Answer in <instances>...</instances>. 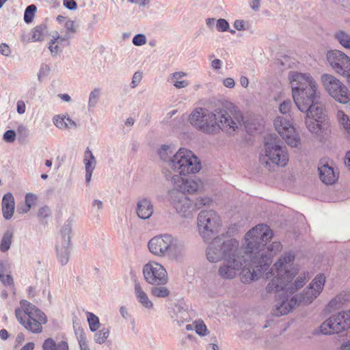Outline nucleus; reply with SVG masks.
Wrapping results in <instances>:
<instances>
[{"label": "nucleus", "instance_id": "obj_1", "mask_svg": "<svg viewBox=\"0 0 350 350\" xmlns=\"http://www.w3.org/2000/svg\"><path fill=\"white\" fill-rule=\"evenodd\" d=\"M288 79L292 95L297 109L305 113V124L308 130L321 134L327 126L325 108L319 102L321 92L315 79L309 73L291 71Z\"/></svg>", "mask_w": 350, "mask_h": 350}, {"label": "nucleus", "instance_id": "obj_2", "mask_svg": "<svg viewBox=\"0 0 350 350\" xmlns=\"http://www.w3.org/2000/svg\"><path fill=\"white\" fill-rule=\"evenodd\" d=\"M242 113L235 107L218 108L211 111L206 108L195 109L189 116L190 123L204 133L214 135L220 130L234 132L243 122Z\"/></svg>", "mask_w": 350, "mask_h": 350}, {"label": "nucleus", "instance_id": "obj_3", "mask_svg": "<svg viewBox=\"0 0 350 350\" xmlns=\"http://www.w3.org/2000/svg\"><path fill=\"white\" fill-rule=\"evenodd\" d=\"M295 256L293 253L285 252L274 263L270 270L265 273L267 279H270L265 292L272 294L282 292V295H293L306 283L308 278L306 273L300 274L292 282L293 279L297 274V270L293 267Z\"/></svg>", "mask_w": 350, "mask_h": 350}, {"label": "nucleus", "instance_id": "obj_4", "mask_svg": "<svg viewBox=\"0 0 350 350\" xmlns=\"http://www.w3.org/2000/svg\"><path fill=\"white\" fill-rule=\"evenodd\" d=\"M269 230L265 224H259L247 232L245 237L246 249L242 254L243 266L241 280L244 283H249L257 280L271 264V256L263 251L254 252V243L258 239L266 241L269 237Z\"/></svg>", "mask_w": 350, "mask_h": 350}, {"label": "nucleus", "instance_id": "obj_5", "mask_svg": "<svg viewBox=\"0 0 350 350\" xmlns=\"http://www.w3.org/2000/svg\"><path fill=\"white\" fill-rule=\"evenodd\" d=\"M149 251L154 256H168L178 258L185 254L186 247L183 241L170 234H163L152 238L148 242Z\"/></svg>", "mask_w": 350, "mask_h": 350}, {"label": "nucleus", "instance_id": "obj_6", "mask_svg": "<svg viewBox=\"0 0 350 350\" xmlns=\"http://www.w3.org/2000/svg\"><path fill=\"white\" fill-rule=\"evenodd\" d=\"M21 308L15 310V315L20 323L33 334L42 332V325L47 323L45 314L27 300H21Z\"/></svg>", "mask_w": 350, "mask_h": 350}, {"label": "nucleus", "instance_id": "obj_7", "mask_svg": "<svg viewBox=\"0 0 350 350\" xmlns=\"http://www.w3.org/2000/svg\"><path fill=\"white\" fill-rule=\"evenodd\" d=\"M289 160L287 149L283 143L273 139L265 143V153L260 157V161L269 171H275L278 167H285Z\"/></svg>", "mask_w": 350, "mask_h": 350}, {"label": "nucleus", "instance_id": "obj_8", "mask_svg": "<svg viewBox=\"0 0 350 350\" xmlns=\"http://www.w3.org/2000/svg\"><path fill=\"white\" fill-rule=\"evenodd\" d=\"M201 167V163L198 157L186 148H180L170 161V168L179 175L198 173Z\"/></svg>", "mask_w": 350, "mask_h": 350}, {"label": "nucleus", "instance_id": "obj_9", "mask_svg": "<svg viewBox=\"0 0 350 350\" xmlns=\"http://www.w3.org/2000/svg\"><path fill=\"white\" fill-rule=\"evenodd\" d=\"M239 249V242L235 239L224 241L217 237L210 243L206 249V258L209 262H217L237 252Z\"/></svg>", "mask_w": 350, "mask_h": 350}, {"label": "nucleus", "instance_id": "obj_10", "mask_svg": "<svg viewBox=\"0 0 350 350\" xmlns=\"http://www.w3.org/2000/svg\"><path fill=\"white\" fill-rule=\"evenodd\" d=\"M220 226V217L215 211H202L198 214V228L204 241L211 240L218 232Z\"/></svg>", "mask_w": 350, "mask_h": 350}, {"label": "nucleus", "instance_id": "obj_11", "mask_svg": "<svg viewBox=\"0 0 350 350\" xmlns=\"http://www.w3.org/2000/svg\"><path fill=\"white\" fill-rule=\"evenodd\" d=\"M321 82L327 93L337 102L347 104L350 100V91L338 79L329 74H323Z\"/></svg>", "mask_w": 350, "mask_h": 350}, {"label": "nucleus", "instance_id": "obj_12", "mask_svg": "<svg viewBox=\"0 0 350 350\" xmlns=\"http://www.w3.org/2000/svg\"><path fill=\"white\" fill-rule=\"evenodd\" d=\"M143 275L146 282L152 286L165 285L168 275L165 267L155 261H149L143 267Z\"/></svg>", "mask_w": 350, "mask_h": 350}, {"label": "nucleus", "instance_id": "obj_13", "mask_svg": "<svg viewBox=\"0 0 350 350\" xmlns=\"http://www.w3.org/2000/svg\"><path fill=\"white\" fill-rule=\"evenodd\" d=\"M72 228V221H66L61 230L59 240L56 244L57 257L62 265H66L69 260Z\"/></svg>", "mask_w": 350, "mask_h": 350}, {"label": "nucleus", "instance_id": "obj_14", "mask_svg": "<svg viewBox=\"0 0 350 350\" xmlns=\"http://www.w3.org/2000/svg\"><path fill=\"white\" fill-rule=\"evenodd\" d=\"M243 249L240 248L237 252H234L232 255L228 256L224 259V262L219 267L218 273L219 276L224 280L234 278L243 266Z\"/></svg>", "mask_w": 350, "mask_h": 350}, {"label": "nucleus", "instance_id": "obj_15", "mask_svg": "<svg viewBox=\"0 0 350 350\" xmlns=\"http://www.w3.org/2000/svg\"><path fill=\"white\" fill-rule=\"evenodd\" d=\"M325 282V276L323 274L317 275L301 294L295 296L298 305L311 304L322 292Z\"/></svg>", "mask_w": 350, "mask_h": 350}, {"label": "nucleus", "instance_id": "obj_16", "mask_svg": "<svg viewBox=\"0 0 350 350\" xmlns=\"http://www.w3.org/2000/svg\"><path fill=\"white\" fill-rule=\"evenodd\" d=\"M273 124L275 130L288 146L291 147L298 146L300 143V138L289 120L279 116L274 120Z\"/></svg>", "mask_w": 350, "mask_h": 350}, {"label": "nucleus", "instance_id": "obj_17", "mask_svg": "<svg viewBox=\"0 0 350 350\" xmlns=\"http://www.w3.org/2000/svg\"><path fill=\"white\" fill-rule=\"evenodd\" d=\"M327 59L331 67L344 77L350 75V58L343 52L332 50L327 53Z\"/></svg>", "mask_w": 350, "mask_h": 350}, {"label": "nucleus", "instance_id": "obj_18", "mask_svg": "<svg viewBox=\"0 0 350 350\" xmlns=\"http://www.w3.org/2000/svg\"><path fill=\"white\" fill-rule=\"evenodd\" d=\"M172 204L176 211L185 217H189L196 211L194 204L186 194L179 191H172Z\"/></svg>", "mask_w": 350, "mask_h": 350}, {"label": "nucleus", "instance_id": "obj_19", "mask_svg": "<svg viewBox=\"0 0 350 350\" xmlns=\"http://www.w3.org/2000/svg\"><path fill=\"white\" fill-rule=\"evenodd\" d=\"M172 181L176 189L174 191L183 193H193L203 188V183L200 179L184 178L179 175H174Z\"/></svg>", "mask_w": 350, "mask_h": 350}, {"label": "nucleus", "instance_id": "obj_20", "mask_svg": "<svg viewBox=\"0 0 350 350\" xmlns=\"http://www.w3.org/2000/svg\"><path fill=\"white\" fill-rule=\"evenodd\" d=\"M267 228L269 230V237L266 241H262L260 239H258V241L254 243V252H256L258 251H263L265 253L271 256V260L272 261V257L273 255L276 254L278 252H279L282 250V245L280 242H273L271 243L267 248L265 247V245L269 240H270L273 237V232L270 229V228L265 225Z\"/></svg>", "mask_w": 350, "mask_h": 350}, {"label": "nucleus", "instance_id": "obj_21", "mask_svg": "<svg viewBox=\"0 0 350 350\" xmlns=\"http://www.w3.org/2000/svg\"><path fill=\"white\" fill-rule=\"evenodd\" d=\"M335 326V332L341 333L350 327V313L348 311L340 312L331 316Z\"/></svg>", "mask_w": 350, "mask_h": 350}, {"label": "nucleus", "instance_id": "obj_22", "mask_svg": "<svg viewBox=\"0 0 350 350\" xmlns=\"http://www.w3.org/2000/svg\"><path fill=\"white\" fill-rule=\"evenodd\" d=\"M153 212L154 206L150 200L142 198L137 202L136 213L140 219H149L152 215Z\"/></svg>", "mask_w": 350, "mask_h": 350}, {"label": "nucleus", "instance_id": "obj_23", "mask_svg": "<svg viewBox=\"0 0 350 350\" xmlns=\"http://www.w3.org/2000/svg\"><path fill=\"white\" fill-rule=\"evenodd\" d=\"M297 304V297H292L291 299H282L280 303L275 304L273 314L275 316L284 315L288 314Z\"/></svg>", "mask_w": 350, "mask_h": 350}, {"label": "nucleus", "instance_id": "obj_24", "mask_svg": "<svg viewBox=\"0 0 350 350\" xmlns=\"http://www.w3.org/2000/svg\"><path fill=\"white\" fill-rule=\"evenodd\" d=\"M14 198L13 195L8 192L5 193L2 199V213L5 219H10L14 212Z\"/></svg>", "mask_w": 350, "mask_h": 350}, {"label": "nucleus", "instance_id": "obj_25", "mask_svg": "<svg viewBox=\"0 0 350 350\" xmlns=\"http://www.w3.org/2000/svg\"><path fill=\"white\" fill-rule=\"evenodd\" d=\"M320 179L326 185H332L335 183L337 176L334 169L328 164H323L318 167Z\"/></svg>", "mask_w": 350, "mask_h": 350}, {"label": "nucleus", "instance_id": "obj_26", "mask_svg": "<svg viewBox=\"0 0 350 350\" xmlns=\"http://www.w3.org/2000/svg\"><path fill=\"white\" fill-rule=\"evenodd\" d=\"M135 295L137 301L146 308L152 309V302L150 300L147 293L144 291L141 284L138 282L135 283Z\"/></svg>", "mask_w": 350, "mask_h": 350}, {"label": "nucleus", "instance_id": "obj_27", "mask_svg": "<svg viewBox=\"0 0 350 350\" xmlns=\"http://www.w3.org/2000/svg\"><path fill=\"white\" fill-rule=\"evenodd\" d=\"M172 317L178 325L185 321H188L191 318L189 311L179 304L174 305Z\"/></svg>", "mask_w": 350, "mask_h": 350}, {"label": "nucleus", "instance_id": "obj_28", "mask_svg": "<svg viewBox=\"0 0 350 350\" xmlns=\"http://www.w3.org/2000/svg\"><path fill=\"white\" fill-rule=\"evenodd\" d=\"M53 124L60 129H71L77 127V124L69 116L64 115H56L53 119Z\"/></svg>", "mask_w": 350, "mask_h": 350}, {"label": "nucleus", "instance_id": "obj_29", "mask_svg": "<svg viewBox=\"0 0 350 350\" xmlns=\"http://www.w3.org/2000/svg\"><path fill=\"white\" fill-rule=\"evenodd\" d=\"M42 350H69V346L66 341L61 340L57 343L52 338H48L42 344Z\"/></svg>", "mask_w": 350, "mask_h": 350}, {"label": "nucleus", "instance_id": "obj_30", "mask_svg": "<svg viewBox=\"0 0 350 350\" xmlns=\"http://www.w3.org/2000/svg\"><path fill=\"white\" fill-rule=\"evenodd\" d=\"M157 153L160 159L165 163H167L170 167V161L172 159L173 155L176 153L172 146L163 144L157 150Z\"/></svg>", "mask_w": 350, "mask_h": 350}, {"label": "nucleus", "instance_id": "obj_31", "mask_svg": "<svg viewBox=\"0 0 350 350\" xmlns=\"http://www.w3.org/2000/svg\"><path fill=\"white\" fill-rule=\"evenodd\" d=\"M186 75L187 74L182 71L175 72L170 75L167 81L173 83L176 88H183L189 85V82L186 80L180 81V79Z\"/></svg>", "mask_w": 350, "mask_h": 350}, {"label": "nucleus", "instance_id": "obj_32", "mask_svg": "<svg viewBox=\"0 0 350 350\" xmlns=\"http://www.w3.org/2000/svg\"><path fill=\"white\" fill-rule=\"evenodd\" d=\"M336 118L339 124L342 126L347 133L348 137L350 138V119L349 116L342 111L339 110L337 111Z\"/></svg>", "mask_w": 350, "mask_h": 350}, {"label": "nucleus", "instance_id": "obj_33", "mask_svg": "<svg viewBox=\"0 0 350 350\" xmlns=\"http://www.w3.org/2000/svg\"><path fill=\"white\" fill-rule=\"evenodd\" d=\"M319 329L321 333L325 335L337 334V332H335V326L331 317L321 323Z\"/></svg>", "mask_w": 350, "mask_h": 350}, {"label": "nucleus", "instance_id": "obj_34", "mask_svg": "<svg viewBox=\"0 0 350 350\" xmlns=\"http://www.w3.org/2000/svg\"><path fill=\"white\" fill-rule=\"evenodd\" d=\"M150 293L152 296L158 298H165L170 295V291L165 285L153 286L150 288Z\"/></svg>", "mask_w": 350, "mask_h": 350}, {"label": "nucleus", "instance_id": "obj_35", "mask_svg": "<svg viewBox=\"0 0 350 350\" xmlns=\"http://www.w3.org/2000/svg\"><path fill=\"white\" fill-rule=\"evenodd\" d=\"M12 237L13 233L10 230L6 231L3 234L0 243L1 252H5L10 248V245L12 241Z\"/></svg>", "mask_w": 350, "mask_h": 350}, {"label": "nucleus", "instance_id": "obj_36", "mask_svg": "<svg viewBox=\"0 0 350 350\" xmlns=\"http://www.w3.org/2000/svg\"><path fill=\"white\" fill-rule=\"evenodd\" d=\"M335 38L345 48L350 49V35L344 31H338L335 33Z\"/></svg>", "mask_w": 350, "mask_h": 350}, {"label": "nucleus", "instance_id": "obj_37", "mask_svg": "<svg viewBox=\"0 0 350 350\" xmlns=\"http://www.w3.org/2000/svg\"><path fill=\"white\" fill-rule=\"evenodd\" d=\"M109 329L103 327L94 334V341L96 343L101 345L103 344L109 336Z\"/></svg>", "mask_w": 350, "mask_h": 350}, {"label": "nucleus", "instance_id": "obj_38", "mask_svg": "<svg viewBox=\"0 0 350 350\" xmlns=\"http://www.w3.org/2000/svg\"><path fill=\"white\" fill-rule=\"evenodd\" d=\"M46 26L39 25L34 27L32 30V40L34 42L42 41L44 39Z\"/></svg>", "mask_w": 350, "mask_h": 350}, {"label": "nucleus", "instance_id": "obj_39", "mask_svg": "<svg viewBox=\"0 0 350 350\" xmlns=\"http://www.w3.org/2000/svg\"><path fill=\"white\" fill-rule=\"evenodd\" d=\"M87 319L92 332H96L100 327L99 319L94 314L88 312Z\"/></svg>", "mask_w": 350, "mask_h": 350}, {"label": "nucleus", "instance_id": "obj_40", "mask_svg": "<svg viewBox=\"0 0 350 350\" xmlns=\"http://www.w3.org/2000/svg\"><path fill=\"white\" fill-rule=\"evenodd\" d=\"M100 90L98 88L94 89L89 95L88 107H94L99 100Z\"/></svg>", "mask_w": 350, "mask_h": 350}, {"label": "nucleus", "instance_id": "obj_41", "mask_svg": "<svg viewBox=\"0 0 350 350\" xmlns=\"http://www.w3.org/2000/svg\"><path fill=\"white\" fill-rule=\"evenodd\" d=\"M36 9V6L33 4L27 7L24 14V21L25 23H29L32 22Z\"/></svg>", "mask_w": 350, "mask_h": 350}, {"label": "nucleus", "instance_id": "obj_42", "mask_svg": "<svg viewBox=\"0 0 350 350\" xmlns=\"http://www.w3.org/2000/svg\"><path fill=\"white\" fill-rule=\"evenodd\" d=\"M77 25L75 22L71 20H67L64 24L65 33L68 35H71L73 37L74 34L77 32Z\"/></svg>", "mask_w": 350, "mask_h": 350}, {"label": "nucleus", "instance_id": "obj_43", "mask_svg": "<svg viewBox=\"0 0 350 350\" xmlns=\"http://www.w3.org/2000/svg\"><path fill=\"white\" fill-rule=\"evenodd\" d=\"M213 203L211 198L208 197H200L197 198L194 204L195 210L200 209L203 206H210Z\"/></svg>", "mask_w": 350, "mask_h": 350}, {"label": "nucleus", "instance_id": "obj_44", "mask_svg": "<svg viewBox=\"0 0 350 350\" xmlns=\"http://www.w3.org/2000/svg\"><path fill=\"white\" fill-rule=\"evenodd\" d=\"M77 340L81 350H90L88 345L86 337L83 331H81L80 333H77Z\"/></svg>", "mask_w": 350, "mask_h": 350}, {"label": "nucleus", "instance_id": "obj_45", "mask_svg": "<svg viewBox=\"0 0 350 350\" xmlns=\"http://www.w3.org/2000/svg\"><path fill=\"white\" fill-rule=\"evenodd\" d=\"M292 107V102L291 100L286 99L283 100L279 106V111L281 113L286 114L291 111Z\"/></svg>", "mask_w": 350, "mask_h": 350}, {"label": "nucleus", "instance_id": "obj_46", "mask_svg": "<svg viewBox=\"0 0 350 350\" xmlns=\"http://www.w3.org/2000/svg\"><path fill=\"white\" fill-rule=\"evenodd\" d=\"M37 197L31 193H29L25 196V204H26V208L23 210V213H27L29 211L31 206L34 204L35 201L36 200Z\"/></svg>", "mask_w": 350, "mask_h": 350}, {"label": "nucleus", "instance_id": "obj_47", "mask_svg": "<svg viewBox=\"0 0 350 350\" xmlns=\"http://www.w3.org/2000/svg\"><path fill=\"white\" fill-rule=\"evenodd\" d=\"M51 70L50 66L46 64H42L38 73V79L41 81L42 78L46 77Z\"/></svg>", "mask_w": 350, "mask_h": 350}, {"label": "nucleus", "instance_id": "obj_48", "mask_svg": "<svg viewBox=\"0 0 350 350\" xmlns=\"http://www.w3.org/2000/svg\"><path fill=\"white\" fill-rule=\"evenodd\" d=\"M147 42L146 37L144 34L139 33L133 38L132 42L135 46H140L145 44Z\"/></svg>", "mask_w": 350, "mask_h": 350}, {"label": "nucleus", "instance_id": "obj_49", "mask_svg": "<svg viewBox=\"0 0 350 350\" xmlns=\"http://www.w3.org/2000/svg\"><path fill=\"white\" fill-rule=\"evenodd\" d=\"M216 27L219 31H227L229 29V24L226 19L219 18L217 21Z\"/></svg>", "mask_w": 350, "mask_h": 350}, {"label": "nucleus", "instance_id": "obj_50", "mask_svg": "<svg viewBox=\"0 0 350 350\" xmlns=\"http://www.w3.org/2000/svg\"><path fill=\"white\" fill-rule=\"evenodd\" d=\"M195 330L196 332L200 335L204 336L207 331L206 326L203 321H196L195 322Z\"/></svg>", "mask_w": 350, "mask_h": 350}, {"label": "nucleus", "instance_id": "obj_51", "mask_svg": "<svg viewBox=\"0 0 350 350\" xmlns=\"http://www.w3.org/2000/svg\"><path fill=\"white\" fill-rule=\"evenodd\" d=\"M3 139L8 143H12L16 139V133L13 130H8L5 132L3 136Z\"/></svg>", "mask_w": 350, "mask_h": 350}, {"label": "nucleus", "instance_id": "obj_52", "mask_svg": "<svg viewBox=\"0 0 350 350\" xmlns=\"http://www.w3.org/2000/svg\"><path fill=\"white\" fill-rule=\"evenodd\" d=\"M51 211L49 206H44L41 207L38 212V217L40 218H46L51 216Z\"/></svg>", "mask_w": 350, "mask_h": 350}, {"label": "nucleus", "instance_id": "obj_53", "mask_svg": "<svg viewBox=\"0 0 350 350\" xmlns=\"http://www.w3.org/2000/svg\"><path fill=\"white\" fill-rule=\"evenodd\" d=\"M0 281L6 286H12L14 284L12 277L9 273L2 275Z\"/></svg>", "mask_w": 350, "mask_h": 350}, {"label": "nucleus", "instance_id": "obj_54", "mask_svg": "<svg viewBox=\"0 0 350 350\" xmlns=\"http://www.w3.org/2000/svg\"><path fill=\"white\" fill-rule=\"evenodd\" d=\"M141 80H142V75H141V73L139 72H135L133 76V77H132V81H131V87L132 88H135V87H137L138 85V84L139 83Z\"/></svg>", "mask_w": 350, "mask_h": 350}, {"label": "nucleus", "instance_id": "obj_55", "mask_svg": "<svg viewBox=\"0 0 350 350\" xmlns=\"http://www.w3.org/2000/svg\"><path fill=\"white\" fill-rule=\"evenodd\" d=\"M9 269V264L6 261L0 260V278H2V275L8 273Z\"/></svg>", "mask_w": 350, "mask_h": 350}, {"label": "nucleus", "instance_id": "obj_56", "mask_svg": "<svg viewBox=\"0 0 350 350\" xmlns=\"http://www.w3.org/2000/svg\"><path fill=\"white\" fill-rule=\"evenodd\" d=\"M83 163L85 165V170L94 171V170L95 169V167L96 165V161H93V162L90 161H88V159L83 158Z\"/></svg>", "mask_w": 350, "mask_h": 350}, {"label": "nucleus", "instance_id": "obj_57", "mask_svg": "<svg viewBox=\"0 0 350 350\" xmlns=\"http://www.w3.org/2000/svg\"><path fill=\"white\" fill-rule=\"evenodd\" d=\"M64 5L70 10H76L77 7L75 0H64Z\"/></svg>", "mask_w": 350, "mask_h": 350}, {"label": "nucleus", "instance_id": "obj_58", "mask_svg": "<svg viewBox=\"0 0 350 350\" xmlns=\"http://www.w3.org/2000/svg\"><path fill=\"white\" fill-rule=\"evenodd\" d=\"M49 42V49L51 51L52 55H57L59 53L62 52V49L58 44L54 45Z\"/></svg>", "mask_w": 350, "mask_h": 350}, {"label": "nucleus", "instance_id": "obj_59", "mask_svg": "<svg viewBox=\"0 0 350 350\" xmlns=\"http://www.w3.org/2000/svg\"><path fill=\"white\" fill-rule=\"evenodd\" d=\"M11 51L8 44L2 43L0 45V53L4 56L8 57L10 55Z\"/></svg>", "mask_w": 350, "mask_h": 350}, {"label": "nucleus", "instance_id": "obj_60", "mask_svg": "<svg viewBox=\"0 0 350 350\" xmlns=\"http://www.w3.org/2000/svg\"><path fill=\"white\" fill-rule=\"evenodd\" d=\"M84 158L88 159V161H96L95 157L88 147L85 150Z\"/></svg>", "mask_w": 350, "mask_h": 350}, {"label": "nucleus", "instance_id": "obj_61", "mask_svg": "<svg viewBox=\"0 0 350 350\" xmlns=\"http://www.w3.org/2000/svg\"><path fill=\"white\" fill-rule=\"evenodd\" d=\"M223 85L228 88H232L234 87L235 83L232 78L228 77L223 80Z\"/></svg>", "mask_w": 350, "mask_h": 350}, {"label": "nucleus", "instance_id": "obj_62", "mask_svg": "<svg viewBox=\"0 0 350 350\" xmlns=\"http://www.w3.org/2000/svg\"><path fill=\"white\" fill-rule=\"evenodd\" d=\"M17 112L19 114H23L25 112L26 107L25 104L23 100H18L17 102Z\"/></svg>", "mask_w": 350, "mask_h": 350}, {"label": "nucleus", "instance_id": "obj_63", "mask_svg": "<svg viewBox=\"0 0 350 350\" xmlns=\"http://www.w3.org/2000/svg\"><path fill=\"white\" fill-rule=\"evenodd\" d=\"M72 38V37H71V35H68L65 33L64 36H60V38L59 39L57 43L62 44L64 42H66V44L69 45L70 42H68V40H70Z\"/></svg>", "mask_w": 350, "mask_h": 350}, {"label": "nucleus", "instance_id": "obj_64", "mask_svg": "<svg viewBox=\"0 0 350 350\" xmlns=\"http://www.w3.org/2000/svg\"><path fill=\"white\" fill-rule=\"evenodd\" d=\"M338 350H350V340H344L340 344Z\"/></svg>", "mask_w": 350, "mask_h": 350}]
</instances>
